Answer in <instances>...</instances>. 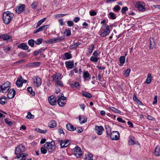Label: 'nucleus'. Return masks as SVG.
<instances>
[{
  "label": "nucleus",
  "instance_id": "f257e3e1",
  "mask_svg": "<svg viewBox=\"0 0 160 160\" xmlns=\"http://www.w3.org/2000/svg\"><path fill=\"white\" fill-rule=\"evenodd\" d=\"M14 14L10 12L7 11L4 12L3 14V20L4 23L8 24L11 22L13 18Z\"/></svg>",
  "mask_w": 160,
  "mask_h": 160
},
{
  "label": "nucleus",
  "instance_id": "f03ea898",
  "mask_svg": "<svg viewBox=\"0 0 160 160\" xmlns=\"http://www.w3.org/2000/svg\"><path fill=\"white\" fill-rule=\"evenodd\" d=\"M99 32L100 35L102 37H104L108 36L110 33V30L109 27L106 24H103Z\"/></svg>",
  "mask_w": 160,
  "mask_h": 160
},
{
  "label": "nucleus",
  "instance_id": "7ed1b4c3",
  "mask_svg": "<svg viewBox=\"0 0 160 160\" xmlns=\"http://www.w3.org/2000/svg\"><path fill=\"white\" fill-rule=\"evenodd\" d=\"M43 146L50 153L53 152L56 149L55 142L53 141H52L51 142H46Z\"/></svg>",
  "mask_w": 160,
  "mask_h": 160
},
{
  "label": "nucleus",
  "instance_id": "20e7f679",
  "mask_svg": "<svg viewBox=\"0 0 160 160\" xmlns=\"http://www.w3.org/2000/svg\"><path fill=\"white\" fill-rule=\"evenodd\" d=\"M58 100L57 102L60 107L64 106L66 104L67 102V98L64 96L63 94L61 93L58 96Z\"/></svg>",
  "mask_w": 160,
  "mask_h": 160
},
{
  "label": "nucleus",
  "instance_id": "39448f33",
  "mask_svg": "<svg viewBox=\"0 0 160 160\" xmlns=\"http://www.w3.org/2000/svg\"><path fill=\"white\" fill-rule=\"evenodd\" d=\"M10 88V82H6L0 86V92L2 93H6L9 89Z\"/></svg>",
  "mask_w": 160,
  "mask_h": 160
},
{
  "label": "nucleus",
  "instance_id": "423d86ee",
  "mask_svg": "<svg viewBox=\"0 0 160 160\" xmlns=\"http://www.w3.org/2000/svg\"><path fill=\"white\" fill-rule=\"evenodd\" d=\"M26 150L25 147L22 144H20L16 148L15 153L17 155L24 152Z\"/></svg>",
  "mask_w": 160,
  "mask_h": 160
},
{
  "label": "nucleus",
  "instance_id": "0eeeda50",
  "mask_svg": "<svg viewBox=\"0 0 160 160\" xmlns=\"http://www.w3.org/2000/svg\"><path fill=\"white\" fill-rule=\"evenodd\" d=\"M33 82V85L35 87H38L40 86L42 84V79L38 76H34L32 79Z\"/></svg>",
  "mask_w": 160,
  "mask_h": 160
},
{
  "label": "nucleus",
  "instance_id": "6e6552de",
  "mask_svg": "<svg viewBox=\"0 0 160 160\" xmlns=\"http://www.w3.org/2000/svg\"><path fill=\"white\" fill-rule=\"evenodd\" d=\"M65 37L64 36L58 37L48 40L46 42L47 43L50 44L57 43L65 39Z\"/></svg>",
  "mask_w": 160,
  "mask_h": 160
},
{
  "label": "nucleus",
  "instance_id": "1a4fd4ad",
  "mask_svg": "<svg viewBox=\"0 0 160 160\" xmlns=\"http://www.w3.org/2000/svg\"><path fill=\"white\" fill-rule=\"evenodd\" d=\"M73 154L77 158H80L82 156V151L79 147L76 146L73 149Z\"/></svg>",
  "mask_w": 160,
  "mask_h": 160
},
{
  "label": "nucleus",
  "instance_id": "9d476101",
  "mask_svg": "<svg viewBox=\"0 0 160 160\" xmlns=\"http://www.w3.org/2000/svg\"><path fill=\"white\" fill-rule=\"evenodd\" d=\"M135 7L138 10L140 11L143 12L145 10V4L142 2H136Z\"/></svg>",
  "mask_w": 160,
  "mask_h": 160
},
{
  "label": "nucleus",
  "instance_id": "9b49d317",
  "mask_svg": "<svg viewBox=\"0 0 160 160\" xmlns=\"http://www.w3.org/2000/svg\"><path fill=\"white\" fill-rule=\"evenodd\" d=\"M110 137L112 140H118L120 138V134L118 131H113L111 133Z\"/></svg>",
  "mask_w": 160,
  "mask_h": 160
},
{
  "label": "nucleus",
  "instance_id": "f8f14e48",
  "mask_svg": "<svg viewBox=\"0 0 160 160\" xmlns=\"http://www.w3.org/2000/svg\"><path fill=\"white\" fill-rule=\"evenodd\" d=\"M58 140L60 143V145L62 148L67 147L70 143V141L68 140H63L58 139Z\"/></svg>",
  "mask_w": 160,
  "mask_h": 160
},
{
  "label": "nucleus",
  "instance_id": "ddd939ff",
  "mask_svg": "<svg viewBox=\"0 0 160 160\" xmlns=\"http://www.w3.org/2000/svg\"><path fill=\"white\" fill-rule=\"evenodd\" d=\"M104 130V128L102 126L96 125L95 126V132L99 135H100L102 134V132Z\"/></svg>",
  "mask_w": 160,
  "mask_h": 160
},
{
  "label": "nucleus",
  "instance_id": "4468645a",
  "mask_svg": "<svg viewBox=\"0 0 160 160\" xmlns=\"http://www.w3.org/2000/svg\"><path fill=\"white\" fill-rule=\"evenodd\" d=\"M0 38H3L4 41H7L8 40H9L10 42H12V39L11 38V36L8 35L7 33L2 34H0Z\"/></svg>",
  "mask_w": 160,
  "mask_h": 160
},
{
  "label": "nucleus",
  "instance_id": "2eb2a0df",
  "mask_svg": "<svg viewBox=\"0 0 160 160\" xmlns=\"http://www.w3.org/2000/svg\"><path fill=\"white\" fill-rule=\"evenodd\" d=\"M25 5L24 4H20L19 6L17 7L16 9V12L18 13H21L25 9Z\"/></svg>",
  "mask_w": 160,
  "mask_h": 160
},
{
  "label": "nucleus",
  "instance_id": "dca6fc26",
  "mask_svg": "<svg viewBox=\"0 0 160 160\" xmlns=\"http://www.w3.org/2000/svg\"><path fill=\"white\" fill-rule=\"evenodd\" d=\"M48 100L49 103L52 105H54L56 104L57 99L53 96L52 95L49 97Z\"/></svg>",
  "mask_w": 160,
  "mask_h": 160
},
{
  "label": "nucleus",
  "instance_id": "f3484780",
  "mask_svg": "<svg viewBox=\"0 0 160 160\" xmlns=\"http://www.w3.org/2000/svg\"><path fill=\"white\" fill-rule=\"evenodd\" d=\"M16 93L14 89L10 90L8 93V98L9 99L13 98L15 96Z\"/></svg>",
  "mask_w": 160,
  "mask_h": 160
},
{
  "label": "nucleus",
  "instance_id": "a211bd4d",
  "mask_svg": "<svg viewBox=\"0 0 160 160\" xmlns=\"http://www.w3.org/2000/svg\"><path fill=\"white\" fill-rule=\"evenodd\" d=\"M16 84L17 86L18 87H22L23 82L22 81V78L21 76H20L18 78L16 82Z\"/></svg>",
  "mask_w": 160,
  "mask_h": 160
},
{
  "label": "nucleus",
  "instance_id": "6ab92c4d",
  "mask_svg": "<svg viewBox=\"0 0 160 160\" xmlns=\"http://www.w3.org/2000/svg\"><path fill=\"white\" fill-rule=\"evenodd\" d=\"M28 155L26 153H23V152L21 153L20 155H17V158H20V160H25L26 159Z\"/></svg>",
  "mask_w": 160,
  "mask_h": 160
},
{
  "label": "nucleus",
  "instance_id": "aec40b11",
  "mask_svg": "<svg viewBox=\"0 0 160 160\" xmlns=\"http://www.w3.org/2000/svg\"><path fill=\"white\" fill-rule=\"evenodd\" d=\"M48 25H44L43 26H42L39 28L36 31H35L34 32V33H36L37 32H39L40 31H41L42 30H45L47 29L48 28Z\"/></svg>",
  "mask_w": 160,
  "mask_h": 160
},
{
  "label": "nucleus",
  "instance_id": "412c9836",
  "mask_svg": "<svg viewBox=\"0 0 160 160\" xmlns=\"http://www.w3.org/2000/svg\"><path fill=\"white\" fill-rule=\"evenodd\" d=\"M18 47L24 50H27L28 48V47L27 46V44L25 43H22L20 44L18 46Z\"/></svg>",
  "mask_w": 160,
  "mask_h": 160
},
{
  "label": "nucleus",
  "instance_id": "4be33fe9",
  "mask_svg": "<svg viewBox=\"0 0 160 160\" xmlns=\"http://www.w3.org/2000/svg\"><path fill=\"white\" fill-rule=\"evenodd\" d=\"M40 65V62H35L30 63L27 65L28 67H38Z\"/></svg>",
  "mask_w": 160,
  "mask_h": 160
},
{
  "label": "nucleus",
  "instance_id": "5701e85b",
  "mask_svg": "<svg viewBox=\"0 0 160 160\" xmlns=\"http://www.w3.org/2000/svg\"><path fill=\"white\" fill-rule=\"evenodd\" d=\"M67 129L69 131H74L76 128L70 123L66 125Z\"/></svg>",
  "mask_w": 160,
  "mask_h": 160
},
{
  "label": "nucleus",
  "instance_id": "b1692460",
  "mask_svg": "<svg viewBox=\"0 0 160 160\" xmlns=\"http://www.w3.org/2000/svg\"><path fill=\"white\" fill-rule=\"evenodd\" d=\"M154 153L157 156L160 155V146H158L155 148Z\"/></svg>",
  "mask_w": 160,
  "mask_h": 160
},
{
  "label": "nucleus",
  "instance_id": "393cba45",
  "mask_svg": "<svg viewBox=\"0 0 160 160\" xmlns=\"http://www.w3.org/2000/svg\"><path fill=\"white\" fill-rule=\"evenodd\" d=\"M65 64L67 68H72L74 65V62L72 61L66 62Z\"/></svg>",
  "mask_w": 160,
  "mask_h": 160
},
{
  "label": "nucleus",
  "instance_id": "a878e982",
  "mask_svg": "<svg viewBox=\"0 0 160 160\" xmlns=\"http://www.w3.org/2000/svg\"><path fill=\"white\" fill-rule=\"evenodd\" d=\"M150 41V46L149 47L150 49H152L153 48L155 47L156 46V44H155L154 42L152 41H152H153V39L152 38H149Z\"/></svg>",
  "mask_w": 160,
  "mask_h": 160
},
{
  "label": "nucleus",
  "instance_id": "bb28decb",
  "mask_svg": "<svg viewBox=\"0 0 160 160\" xmlns=\"http://www.w3.org/2000/svg\"><path fill=\"white\" fill-rule=\"evenodd\" d=\"M83 76L84 80H87V78H89V79L90 78V74L88 71L84 72L83 73Z\"/></svg>",
  "mask_w": 160,
  "mask_h": 160
},
{
  "label": "nucleus",
  "instance_id": "cd10ccee",
  "mask_svg": "<svg viewBox=\"0 0 160 160\" xmlns=\"http://www.w3.org/2000/svg\"><path fill=\"white\" fill-rule=\"evenodd\" d=\"M49 126L51 128H54L57 126V122L54 120H52L49 124Z\"/></svg>",
  "mask_w": 160,
  "mask_h": 160
},
{
  "label": "nucleus",
  "instance_id": "c85d7f7f",
  "mask_svg": "<svg viewBox=\"0 0 160 160\" xmlns=\"http://www.w3.org/2000/svg\"><path fill=\"white\" fill-rule=\"evenodd\" d=\"M82 94L84 97L88 98H91L92 96V95L90 93L84 91L82 92Z\"/></svg>",
  "mask_w": 160,
  "mask_h": 160
},
{
  "label": "nucleus",
  "instance_id": "c756f323",
  "mask_svg": "<svg viewBox=\"0 0 160 160\" xmlns=\"http://www.w3.org/2000/svg\"><path fill=\"white\" fill-rule=\"evenodd\" d=\"M79 120L81 124L86 122L87 121V118L85 117H83V118H81L80 116L79 117Z\"/></svg>",
  "mask_w": 160,
  "mask_h": 160
},
{
  "label": "nucleus",
  "instance_id": "7c9ffc66",
  "mask_svg": "<svg viewBox=\"0 0 160 160\" xmlns=\"http://www.w3.org/2000/svg\"><path fill=\"white\" fill-rule=\"evenodd\" d=\"M7 98L5 96H3L0 99V103L2 105L5 104L7 102L6 100Z\"/></svg>",
  "mask_w": 160,
  "mask_h": 160
},
{
  "label": "nucleus",
  "instance_id": "2f4dec72",
  "mask_svg": "<svg viewBox=\"0 0 160 160\" xmlns=\"http://www.w3.org/2000/svg\"><path fill=\"white\" fill-rule=\"evenodd\" d=\"M152 80V77H151V74L149 73L148 74L147 78L146 79V83L147 84H149L150 83L151 81Z\"/></svg>",
  "mask_w": 160,
  "mask_h": 160
},
{
  "label": "nucleus",
  "instance_id": "473e14b6",
  "mask_svg": "<svg viewBox=\"0 0 160 160\" xmlns=\"http://www.w3.org/2000/svg\"><path fill=\"white\" fill-rule=\"evenodd\" d=\"M81 44V43L80 42H77L76 44L74 45H71L70 47V48L71 49H75Z\"/></svg>",
  "mask_w": 160,
  "mask_h": 160
},
{
  "label": "nucleus",
  "instance_id": "72a5a7b5",
  "mask_svg": "<svg viewBox=\"0 0 160 160\" xmlns=\"http://www.w3.org/2000/svg\"><path fill=\"white\" fill-rule=\"evenodd\" d=\"M71 86L72 87L73 86L77 88H80V87L79 83L77 82H75L73 84H71Z\"/></svg>",
  "mask_w": 160,
  "mask_h": 160
},
{
  "label": "nucleus",
  "instance_id": "f704fd0d",
  "mask_svg": "<svg viewBox=\"0 0 160 160\" xmlns=\"http://www.w3.org/2000/svg\"><path fill=\"white\" fill-rule=\"evenodd\" d=\"M99 58L96 57L92 56L90 58V60L92 62H97Z\"/></svg>",
  "mask_w": 160,
  "mask_h": 160
},
{
  "label": "nucleus",
  "instance_id": "c9c22d12",
  "mask_svg": "<svg viewBox=\"0 0 160 160\" xmlns=\"http://www.w3.org/2000/svg\"><path fill=\"white\" fill-rule=\"evenodd\" d=\"M112 111L114 112L117 113H120L121 112L118 109H117L114 107H111L109 108Z\"/></svg>",
  "mask_w": 160,
  "mask_h": 160
},
{
  "label": "nucleus",
  "instance_id": "e433bc0d",
  "mask_svg": "<svg viewBox=\"0 0 160 160\" xmlns=\"http://www.w3.org/2000/svg\"><path fill=\"white\" fill-rule=\"evenodd\" d=\"M46 18H43L41 20L38 21L37 23V25L36 28L39 27L41 25V24L42 23L45 21V20H46Z\"/></svg>",
  "mask_w": 160,
  "mask_h": 160
},
{
  "label": "nucleus",
  "instance_id": "4c0bfd02",
  "mask_svg": "<svg viewBox=\"0 0 160 160\" xmlns=\"http://www.w3.org/2000/svg\"><path fill=\"white\" fill-rule=\"evenodd\" d=\"M109 16L108 17L110 18H111L112 19H114L116 18L115 15L113 12H109Z\"/></svg>",
  "mask_w": 160,
  "mask_h": 160
},
{
  "label": "nucleus",
  "instance_id": "58836bf2",
  "mask_svg": "<svg viewBox=\"0 0 160 160\" xmlns=\"http://www.w3.org/2000/svg\"><path fill=\"white\" fill-rule=\"evenodd\" d=\"M38 2L37 1L34 2L31 5L32 8L35 9L37 7L38 5Z\"/></svg>",
  "mask_w": 160,
  "mask_h": 160
},
{
  "label": "nucleus",
  "instance_id": "ea45409f",
  "mask_svg": "<svg viewBox=\"0 0 160 160\" xmlns=\"http://www.w3.org/2000/svg\"><path fill=\"white\" fill-rule=\"evenodd\" d=\"M35 43L34 41L32 39H31L28 41V43L29 45L32 47H34V43Z\"/></svg>",
  "mask_w": 160,
  "mask_h": 160
},
{
  "label": "nucleus",
  "instance_id": "a19ab883",
  "mask_svg": "<svg viewBox=\"0 0 160 160\" xmlns=\"http://www.w3.org/2000/svg\"><path fill=\"white\" fill-rule=\"evenodd\" d=\"M27 91L28 92H29L32 95L34 96L35 95V92L33 91L32 88L31 87H28L27 88Z\"/></svg>",
  "mask_w": 160,
  "mask_h": 160
},
{
  "label": "nucleus",
  "instance_id": "79ce46f5",
  "mask_svg": "<svg viewBox=\"0 0 160 160\" xmlns=\"http://www.w3.org/2000/svg\"><path fill=\"white\" fill-rule=\"evenodd\" d=\"M130 71L131 70L130 69H127L124 72V75L126 77H128Z\"/></svg>",
  "mask_w": 160,
  "mask_h": 160
},
{
  "label": "nucleus",
  "instance_id": "37998d69",
  "mask_svg": "<svg viewBox=\"0 0 160 160\" xmlns=\"http://www.w3.org/2000/svg\"><path fill=\"white\" fill-rule=\"evenodd\" d=\"M128 144L129 145H132L136 144V143L134 140L131 138H129L128 141Z\"/></svg>",
  "mask_w": 160,
  "mask_h": 160
},
{
  "label": "nucleus",
  "instance_id": "c03bdc74",
  "mask_svg": "<svg viewBox=\"0 0 160 160\" xmlns=\"http://www.w3.org/2000/svg\"><path fill=\"white\" fill-rule=\"evenodd\" d=\"M92 155L91 154H88L86 155L85 159L86 160H90L92 159Z\"/></svg>",
  "mask_w": 160,
  "mask_h": 160
},
{
  "label": "nucleus",
  "instance_id": "a18cd8bd",
  "mask_svg": "<svg viewBox=\"0 0 160 160\" xmlns=\"http://www.w3.org/2000/svg\"><path fill=\"white\" fill-rule=\"evenodd\" d=\"M119 60L121 63L123 64L125 63V57L124 56H121L119 58Z\"/></svg>",
  "mask_w": 160,
  "mask_h": 160
},
{
  "label": "nucleus",
  "instance_id": "49530a36",
  "mask_svg": "<svg viewBox=\"0 0 160 160\" xmlns=\"http://www.w3.org/2000/svg\"><path fill=\"white\" fill-rule=\"evenodd\" d=\"M60 74L59 73L56 74L55 75H54L53 76L52 78L53 80H58L59 79L60 77Z\"/></svg>",
  "mask_w": 160,
  "mask_h": 160
},
{
  "label": "nucleus",
  "instance_id": "de8ad7c7",
  "mask_svg": "<svg viewBox=\"0 0 160 160\" xmlns=\"http://www.w3.org/2000/svg\"><path fill=\"white\" fill-rule=\"evenodd\" d=\"M26 118L28 119H33L34 118V116L30 112H28Z\"/></svg>",
  "mask_w": 160,
  "mask_h": 160
},
{
  "label": "nucleus",
  "instance_id": "09e8293b",
  "mask_svg": "<svg viewBox=\"0 0 160 160\" xmlns=\"http://www.w3.org/2000/svg\"><path fill=\"white\" fill-rule=\"evenodd\" d=\"M67 14H58L54 15V17L56 18L62 17Z\"/></svg>",
  "mask_w": 160,
  "mask_h": 160
},
{
  "label": "nucleus",
  "instance_id": "8fccbe9b",
  "mask_svg": "<svg viewBox=\"0 0 160 160\" xmlns=\"http://www.w3.org/2000/svg\"><path fill=\"white\" fill-rule=\"evenodd\" d=\"M56 85L60 87H62L63 86V84L62 82L59 80H57L56 82Z\"/></svg>",
  "mask_w": 160,
  "mask_h": 160
},
{
  "label": "nucleus",
  "instance_id": "3c124183",
  "mask_svg": "<svg viewBox=\"0 0 160 160\" xmlns=\"http://www.w3.org/2000/svg\"><path fill=\"white\" fill-rule=\"evenodd\" d=\"M65 56L66 59H69L72 58L71 54L68 52L65 53Z\"/></svg>",
  "mask_w": 160,
  "mask_h": 160
},
{
  "label": "nucleus",
  "instance_id": "603ef678",
  "mask_svg": "<svg viewBox=\"0 0 160 160\" xmlns=\"http://www.w3.org/2000/svg\"><path fill=\"white\" fill-rule=\"evenodd\" d=\"M36 130L38 132H40V133H44V134L47 131V130H42L40 129H39V128L36 129Z\"/></svg>",
  "mask_w": 160,
  "mask_h": 160
},
{
  "label": "nucleus",
  "instance_id": "864d4df0",
  "mask_svg": "<svg viewBox=\"0 0 160 160\" xmlns=\"http://www.w3.org/2000/svg\"><path fill=\"white\" fill-rule=\"evenodd\" d=\"M40 151L42 154H45L47 152V150L44 147H42L41 148Z\"/></svg>",
  "mask_w": 160,
  "mask_h": 160
},
{
  "label": "nucleus",
  "instance_id": "5fc2aeb1",
  "mask_svg": "<svg viewBox=\"0 0 160 160\" xmlns=\"http://www.w3.org/2000/svg\"><path fill=\"white\" fill-rule=\"evenodd\" d=\"M42 41V38H39L37 39L35 41V43L37 45H39L41 43Z\"/></svg>",
  "mask_w": 160,
  "mask_h": 160
},
{
  "label": "nucleus",
  "instance_id": "6e6d98bb",
  "mask_svg": "<svg viewBox=\"0 0 160 160\" xmlns=\"http://www.w3.org/2000/svg\"><path fill=\"white\" fill-rule=\"evenodd\" d=\"M94 48V46L93 44H92L91 45V46L88 49V52L89 53H92Z\"/></svg>",
  "mask_w": 160,
  "mask_h": 160
},
{
  "label": "nucleus",
  "instance_id": "4d7b16f0",
  "mask_svg": "<svg viewBox=\"0 0 160 160\" xmlns=\"http://www.w3.org/2000/svg\"><path fill=\"white\" fill-rule=\"evenodd\" d=\"M68 25V27H70L74 25L73 22L71 20H68L67 22Z\"/></svg>",
  "mask_w": 160,
  "mask_h": 160
},
{
  "label": "nucleus",
  "instance_id": "13d9d810",
  "mask_svg": "<svg viewBox=\"0 0 160 160\" xmlns=\"http://www.w3.org/2000/svg\"><path fill=\"white\" fill-rule=\"evenodd\" d=\"M121 8L119 6L116 5L115 6L114 8L113 9V10L117 12L118 11L120 10Z\"/></svg>",
  "mask_w": 160,
  "mask_h": 160
},
{
  "label": "nucleus",
  "instance_id": "bf43d9fd",
  "mask_svg": "<svg viewBox=\"0 0 160 160\" xmlns=\"http://www.w3.org/2000/svg\"><path fill=\"white\" fill-rule=\"evenodd\" d=\"M64 33L66 34L67 36H69L71 34V31L69 29H66L64 32Z\"/></svg>",
  "mask_w": 160,
  "mask_h": 160
},
{
  "label": "nucleus",
  "instance_id": "052dcab7",
  "mask_svg": "<svg viewBox=\"0 0 160 160\" xmlns=\"http://www.w3.org/2000/svg\"><path fill=\"white\" fill-rule=\"evenodd\" d=\"M89 13L91 16H94L97 14L96 12L93 10L90 11Z\"/></svg>",
  "mask_w": 160,
  "mask_h": 160
},
{
  "label": "nucleus",
  "instance_id": "680f3d73",
  "mask_svg": "<svg viewBox=\"0 0 160 160\" xmlns=\"http://www.w3.org/2000/svg\"><path fill=\"white\" fill-rule=\"evenodd\" d=\"M11 47H4L3 48V50L5 52H7L8 51L11 50Z\"/></svg>",
  "mask_w": 160,
  "mask_h": 160
},
{
  "label": "nucleus",
  "instance_id": "e2e57ef3",
  "mask_svg": "<svg viewBox=\"0 0 160 160\" xmlns=\"http://www.w3.org/2000/svg\"><path fill=\"white\" fill-rule=\"evenodd\" d=\"M128 8L127 7H125L122 8L121 12L123 13H126V11L127 10Z\"/></svg>",
  "mask_w": 160,
  "mask_h": 160
},
{
  "label": "nucleus",
  "instance_id": "0e129e2a",
  "mask_svg": "<svg viewBox=\"0 0 160 160\" xmlns=\"http://www.w3.org/2000/svg\"><path fill=\"white\" fill-rule=\"evenodd\" d=\"M78 12L81 14H83L85 12V10L84 8H81L79 9Z\"/></svg>",
  "mask_w": 160,
  "mask_h": 160
},
{
  "label": "nucleus",
  "instance_id": "69168bd1",
  "mask_svg": "<svg viewBox=\"0 0 160 160\" xmlns=\"http://www.w3.org/2000/svg\"><path fill=\"white\" fill-rule=\"evenodd\" d=\"M5 122L8 125H11L12 124V122L9 121L8 119L6 118L4 119Z\"/></svg>",
  "mask_w": 160,
  "mask_h": 160
},
{
  "label": "nucleus",
  "instance_id": "338daca9",
  "mask_svg": "<svg viewBox=\"0 0 160 160\" xmlns=\"http://www.w3.org/2000/svg\"><path fill=\"white\" fill-rule=\"evenodd\" d=\"M106 132L107 135L109 134V133L110 132L111 129L110 127L109 126H107V127H106Z\"/></svg>",
  "mask_w": 160,
  "mask_h": 160
},
{
  "label": "nucleus",
  "instance_id": "774afa93",
  "mask_svg": "<svg viewBox=\"0 0 160 160\" xmlns=\"http://www.w3.org/2000/svg\"><path fill=\"white\" fill-rule=\"evenodd\" d=\"M58 22L60 25L63 26L64 24V23L62 19H60L59 20Z\"/></svg>",
  "mask_w": 160,
  "mask_h": 160
}]
</instances>
